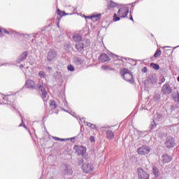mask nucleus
Here are the masks:
<instances>
[{"instance_id": "34", "label": "nucleus", "mask_w": 179, "mask_h": 179, "mask_svg": "<svg viewBox=\"0 0 179 179\" xmlns=\"http://www.w3.org/2000/svg\"><path fill=\"white\" fill-rule=\"evenodd\" d=\"M38 76H39V78H45V73H44V71H40L38 73Z\"/></svg>"}, {"instance_id": "33", "label": "nucleus", "mask_w": 179, "mask_h": 179, "mask_svg": "<svg viewBox=\"0 0 179 179\" xmlns=\"http://www.w3.org/2000/svg\"><path fill=\"white\" fill-rule=\"evenodd\" d=\"M153 100L154 101H156V102H159V101L160 100V95H155L154 97H153Z\"/></svg>"}, {"instance_id": "30", "label": "nucleus", "mask_w": 179, "mask_h": 179, "mask_svg": "<svg viewBox=\"0 0 179 179\" xmlns=\"http://www.w3.org/2000/svg\"><path fill=\"white\" fill-rule=\"evenodd\" d=\"M160 55H162V50L158 49L156 50L155 53L154 54V57H155V58H157V57H159Z\"/></svg>"}, {"instance_id": "28", "label": "nucleus", "mask_w": 179, "mask_h": 179, "mask_svg": "<svg viewBox=\"0 0 179 179\" xmlns=\"http://www.w3.org/2000/svg\"><path fill=\"white\" fill-rule=\"evenodd\" d=\"M150 66L151 68H152V69H155V71H159L160 69V66H159V64H157L151 63Z\"/></svg>"}, {"instance_id": "29", "label": "nucleus", "mask_w": 179, "mask_h": 179, "mask_svg": "<svg viewBox=\"0 0 179 179\" xmlns=\"http://www.w3.org/2000/svg\"><path fill=\"white\" fill-rule=\"evenodd\" d=\"M157 125V124H156V122H155V120H152V121L151 122L150 124V131L155 129V128H156Z\"/></svg>"}, {"instance_id": "44", "label": "nucleus", "mask_w": 179, "mask_h": 179, "mask_svg": "<svg viewBox=\"0 0 179 179\" xmlns=\"http://www.w3.org/2000/svg\"><path fill=\"white\" fill-rule=\"evenodd\" d=\"M177 80L178 82H179V76L177 78Z\"/></svg>"}, {"instance_id": "18", "label": "nucleus", "mask_w": 179, "mask_h": 179, "mask_svg": "<svg viewBox=\"0 0 179 179\" xmlns=\"http://www.w3.org/2000/svg\"><path fill=\"white\" fill-rule=\"evenodd\" d=\"M162 160H163V163L166 164V163H170V162L173 160V157H171V156L167 154H164L162 155Z\"/></svg>"}, {"instance_id": "11", "label": "nucleus", "mask_w": 179, "mask_h": 179, "mask_svg": "<svg viewBox=\"0 0 179 179\" xmlns=\"http://www.w3.org/2000/svg\"><path fill=\"white\" fill-rule=\"evenodd\" d=\"M137 134L140 136V138H142V139L139 141L140 145H146V143H148V141H146V138L148 136L145 135L143 136V132L139 131H137Z\"/></svg>"}, {"instance_id": "7", "label": "nucleus", "mask_w": 179, "mask_h": 179, "mask_svg": "<svg viewBox=\"0 0 179 179\" xmlns=\"http://www.w3.org/2000/svg\"><path fill=\"white\" fill-rule=\"evenodd\" d=\"M94 166L92 164H83V171H84L86 174H90L93 171Z\"/></svg>"}, {"instance_id": "47", "label": "nucleus", "mask_w": 179, "mask_h": 179, "mask_svg": "<svg viewBox=\"0 0 179 179\" xmlns=\"http://www.w3.org/2000/svg\"><path fill=\"white\" fill-rule=\"evenodd\" d=\"M151 36L153 37V34H151Z\"/></svg>"}, {"instance_id": "41", "label": "nucleus", "mask_w": 179, "mask_h": 179, "mask_svg": "<svg viewBox=\"0 0 179 179\" xmlns=\"http://www.w3.org/2000/svg\"><path fill=\"white\" fill-rule=\"evenodd\" d=\"M168 51H171V54H173V52L174 50H168Z\"/></svg>"}, {"instance_id": "42", "label": "nucleus", "mask_w": 179, "mask_h": 179, "mask_svg": "<svg viewBox=\"0 0 179 179\" xmlns=\"http://www.w3.org/2000/svg\"><path fill=\"white\" fill-rule=\"evenodd\" d=\"M130 20L134 21V18L132 17H130Z\"/></svg>"}, {"instance_id": "2", "label": "nucleus", "mask_w": 179, "mask_h": 179, "mask_svg": "<svg viewBox=\"0 0 179 179\" xmlns=\"http://www.w3.org/2000/svg\"><path fill=\"white\" fill-rule=\"evenodd\" d=\"M120 75L122 78H124V80L129 82V83H135V80H134V76L132 73L129 72V71L127 69H122L120 70Z\"/></svg>"}, {"instance_id": "4", "label": "nucleus", "mask_w": 179, "mask_h": 179, "mask_svg": "<svg viewBox=\"0 0 179 179\" xmlns=\"http://www.w3.org/2000/svg\"><path fill=\"white\" fill-rule=\"evenodd\" d=\"M157 83L156 76L151 74L149 75L146 79V80L144 82V85H147V86H149L150 87H152L155 86Z\"/></svg>"}, {"instance_id": "37", "label": "nucleus", "mask_w": 179, "mask_h": 179, "mask_svg": "<svg viewBox=\"0 0 179 179\" xmlns=\"http://www.w3.org/2000/svg\"><path fill=\"white\" fill-rule=\"evenodd\" d=\"M90 142H94V141H95L94 136H92L90 138Z\"/></svg>"}, {"instance_id": "45", "label": "nucleus", "mask_w": 179, "mask_h": 179, "mask_svg": "<svg viewBox=\"0 0 179 179\" xmlns=\"http://www.w3.org/2000/svg\"><path fill=\"white\" fill-rule=\"evenodd\" d=\"M165 48H170V47H169V46H166V47H165Z\"/></svg>"}, {"instance_id": "46", "label": "nucleus", "mask_w": 179, "mask_h": 179, "mask_svg": "<svg viewBox=\"0 0 179 179\" xmlns=\"http://www.w3.org/2000/svg\"><path fill=\"white\" fill-rule=\"evenodd\" d=\"M176 179H179V176L177 177V178Z\"/></svg>"}, {"instance_id": "22", "label": "nucleus", "mask_w": 179, "mask_h": 179, "mask_svg": "<svg viewBox=\"0 0 179 179\" xmlns=\"http://www.w3.org/2000/svg\"><path fill=\"white\" fill-rule=\"evenodd\" d=\"M152 174L156 178L160 176V172L159 171V169H157V167L152 166Z\"/></svg>"}, {"instance_id": "20", "label": "nucleus", "mask_w": 179, "mask_h": 179, "mask_svg": "<svg viewBox=\"0 0 179 179\" xmlns=\"http://www.w3.org/2000/svg\"><path fill=\"white\" fill-rule=\"evenodd\" d=\"M73 41H75L76 43H82V35L79 34H76L74 36H73Z\"/></svg>"}, {"instance_id": "32", "label": "nucleus", "mask_w": 179, "mask_h": 179, "mask_svg": "<svg viewBox=\"0 0 179 179\" xmlns=\"http://www.w3.org/2000/svg\"><path fill=\"white\" fill-rule=\"evenodd\" d=\"M67 69H68V71H71V72H73V71H75V67H73L72 64L69 65Z\"/></svg>"}, {"instance_id": "23", "label": "nucleus", "mask_w": 179, "mask_h": 179, "mask_svg": "<svg viewBox=\"0 0 179 179\" xmlns=\"http://www.w3.org/2000/svg\"><path fill=\"white\" fill-rule=\"evenodd\" d=\"M117 6V3L113 1H110L108 2V9H113V8H115Z\"/></svg>"}, {"instance_id": "14", "label": "nucleus", "mask_w": 179, "mask_h": 179, "mask_svg": "<svg viewBox=\"0 0 179 179\" xmlns=\"http://www.w3.org/2000/svg\"><path fill=\"white\" fill-rule=\"evenodd\" d=\"M76 50L80 52H83L85 51V43L83 42H78L76 44Z\"/></svg>"}, {"instance_id": "26", "label": "nucleus", "mask_w": 179, "mask_h": 179, "mask_svg": "<svg viewBox=\"0 0 179 179\" xmlns=\"http://www.w3.org/2000/svg\"><path fill=\"white\" fill-rule=\"evenodd\" d=\"M57 103H55V101L54 100H50V108H52V110H55V108H57Z\"/></svg>"}, {"instance_id": "43", "label": "nucleus", "mask_w": 179, "mask_h": 179, "mask_svg": "<svg viewBox=\"0 0 179 179\" xmlns=\"http://www.w3.org/2000/svg\"><path fill=\"white\" fill-rule=\"evenodd\" d=\"M178 47H179V45H178V46L175 47V48H174V49H176V48H178Z\"/></svg>"}, {"instance_id": "13", "label": "nucleus", "mask_w": 179, "mask_h": 179, "mask_svg": "<svg viewBox=\"0 0 179 179\" xmlns=\"http://www.w3.org/2000/svg\"><path fill=\"white\" fill-rule=\"evenodd\" d=\"M62 170L64 171V173L66 176H68L69 174H72L73 171L71 168H69V166L64 164L62 166Z\"/></svg>"}, {"instance_id": "31", "label": "nucleus", "mask_w": 179, "mask_h": 179, "mask_svg": "<svg viewBox=\"0 0 179 179\" xmlns=\"http://www.w3.org/2000/svg\"><path fill=\"white\" fill-rule=\"evenodd\" d=\"M173 99L175 101H179V93L177 92V93L173 95Z\"/></svg>"}, {"instance_id": "3", "label": "nucleus", "mask_w": 179, "mask_h": 179, "mask_svg": "<svg viewBox=\"0 0 179 179\" xmlns=\"http://www.w3.org/2000/svg\"><path fill=\"white\" fill-rule=\"evenodd\" d=\"M164 145L167 149H173L176 148V145H177V143H176V138L170 136H168L166 139Z\"/></svg>"}, {"instance_id": "12", "label": "nucleus", "mask_w": 179, "mask_h": 179, "mask_svg": "<svg viewBox=\"0 0 179 179\" xmlns=\"http://www.w3.org/2000/svg\"><path fill=\"white\" fill-rule=\"evenodd\" d=\"M25 86L27 89H36V83L32 80H27Z\"/></svg>"}, {"instance_id": "25", "label": "nucleus", "mask_w": 179, "mask_h": 179, "mask_svg": "<svg viewBox=\"0 0 179 179\" xmlns=\"http://www.w3.org/2000/svg\"><path fill=\"white\" fill-rule=\"evenodd\" d=\"M155 117L157 118V120H158V121H162V120H163V118H164V115L163 114V113H157L155 115Z\"/></svg>"}, {"instance_id": "10", "label": "nucleus", "mask_w": 179, "mask_h": 179, "mask_svg": "<svg viewBox=\"0 0 179 179\" xmlns=\"http://www.w3.org/2000/svg\"><path fill=\"white\" fill-rule=\"evenodd\" d=\"M38 89L41 92V99L43 101H47V90H45L44 86L43 85L38 84Z\"/></svg>"}, {"instance_id": "40", "label": "nucleus", "mask_w": 179, "mask_h": 179, "mask_svg": "<svg viewBox=\"0 0 179 179\" xmlns=\"http://www.w3.org/2000/svg\"><path fill=\"white\" fill-rule=\"evenodd\" d=\"M4 33H6V34H9V31L6 29H4Z\"/></svg>"}, {"instance_id": "9", "label": "nucleus", "mask_w": 179, "mask_h": 179, "mask_svg": "<svg viewBox=\"0 0 179 179\" xmlns=\"http://www.w3.org/2000/svg\"><path fill=\"white\" fill-rule=\"evenodd\" d=\"M138 155H148L150 152V148L146 146V145H142L138 149Z\"/></svg>"}, {"instance_id": "48", "label": "nucleus", "mask_w": 179, "mask_h": 179, "mask_svg": "<svg viewBox=\"0 0 179 179\" xmlns=\"http://www.w3.org/2000/svg\"><path fill=\"white\" fill-rule=\"evenodd\" d=\"M0 33H1V29H0Z\"/></svg>"}, {"instance_id": "16", "label": "nucleus", "mask_w": 179, "mask_h": 179, "mask_svg": "<svg viewBox=\"0 0 179 179\" xmlns=\"http://www.w3.org/2000/svg\"><path fill=\"white\" fill-rule=\"evenodd\" d=\"M99 59L101 62H108V61H111V58L106 53H102L99 57Z\"/></svg>"}, {"instance_id": "24", "label": "nucleus", "mask_w": 179, "mask_h": 179, "mask_svg": "<svg viewBox=\"0 0 179 179\" xmlns=\"http://www.w3.org/2000/svg\"><path fill=\"white\" fill-rule=\"evenodd\" d=\"M27 51L22 52L21 55H20V61H24V59L27 58Z\"/></svg>"}, {"instance_id": "39", "label": "nucleus", "mask_w": 179, "mask_h": 179, "mask_svg": "<svg viewBox=\"0 0 179 179\" xmlns=\"http://www.w3.org/2000/svg\"><path fill=\"white\" fill-rule=\"evenodd\" d=\"M161 82H162V83H164V82H166V78H162L161 79Z\"/></svg>"}, {"instance_id": "15", "label": "nucleus", "mask_w": 179, "mask_h": 179, "mask_svg": "<svg viewBox=\"0 0 179 179\" xmlns=\"http://www.w3.org/2000/svg\"><path fill=\"white\" fill-rule=\"evenodd\" d=\"M57 57V52L55 50H50L48 53V61H52Z\"/></svg>"}, {"instance_id": "36", "label": "nucleus", "mask_w": 179, "mask_h": 179, "mask_svg": "<svg viewBox=\"0 0 179 179\" xmlns=\"http://www.w3.org/2000/svg\"><path fill=\"white\" fill-rule=\"evenodd\" d=\"M141 71L143 72V73H146V72H148V67L146 66L143 67Z\"/></svg>"}, {"instance_id": "38", "label": "nucleus", "mask_w": 179, "mask_h": 179, "mask_svg": "<svg viewBox=\"0 0 179 179\" xmlns=\"http://www.w3.org/2000/svg\"><path fill=\"white\" fill-rule=\"evenodd\" d=\"M55 141H64V139L57 138V137H54Z\"/></svg>"}, {"instance_id": "5", "label": "nucleus", "mask_w": 179, "mask_h": 179, "mask_svg": "<svg viewBox=\"0 0 179 179\" xmlns=\"http://www.w3.org/2000/svg\"><path fill=\"white\" fill-rule=\"evenodd\" d=\"M161 92L164 94V96H169L171 94L173 90L170 87V85L169 83H166L162 86Z\"/></svg>"}, {"instance_id": "35", "label": "nucleus", "mask_w": 179, "mask_h": 179, "mask_svg": "<svg viewBox=\"0 0 179 179\" xmlns=\"http://www.w3.org/2000/svg\"><path fill=\"white\" fill-rule=\"evenodd\" d=\"M87 127H90L92 129H96V125L92 123H87Z\"/></svg>"}, {"instance_id": "1", "label": "nucleus", "mask_w": 179, "mask_h": 179, "mask_svg": "<svg viewBox=\"0 0 179 179\" xmlns=\"http://www.w3.org/2000/svg\"><path fill=\"white\" fill-rule=\"evenodd\" d=\"M128 13H129V9L128 8V7L121 8L118 10V13H117L118 15H117V14H114L113 22H118V20H120V17H127V16L128 15Z\"/></svg>"}, {"instance_id": "21", "label": "nucleus", "mask_w": 179, "mask_h": 179, "mask_svg": "<svg viewBox=\"0 0 179 179\" xmlns=\"http://www.w3.org/2000/svg\"><path fill=\"white\" fill-rule=\"evenodd\" d=\"M57 13L58 15V20H61L63 16H66V13H65V11H62L61 10H59V8L57 9Z\"/></svg>"}, {"instance_id": "17", "label": "nucleus", "mask_w": 179, "mask_h": 179, "mask_svg": "<svg viewBox=\"0 0 179 179\" xmlns=\"http://www.w3.org/2000/svg\"><path fill=\"white\" fill-rule=\"evenodd\" d=\"M106 138L108 139V141H112V139H114V132H113V131H111V129H108L107 130H106Z\"/></svg>"}, {"instance_id": "6", "label": "nucleus", "mask_w": 179, "mask_h": 179, "mask_svg": "<svg viewBox=\"0 0 179 179\" xmlns=\"http://www.w3.org/2000/svg\"><path fill=\"white\" fill-rule=\"evenodd\" d=\"M138 178V179H149V173H146L142 168H138L137 169Z\"/></svg>"}, {"instance_id": "27", "label": "nucleus", "mask_w": 179, "mask_h": 179, "mask_svg": "<svg viewBox=\"0 0 179 179\" xmlns=\"http://www.w3.org/2000/svg\"><path fill=\"white\" fill-rule=\"evenodd\" d=\"M101 69H103V71H115V69L114 68H112L109 66H106V65H103L101 66Z\"/></svg>"}, {"instance_id": "8", "label": "nucleus", "mask_w": 179, "mask_h": 179, "mask_svg": "<svg viewBox=\"0 0 179 179\" xmlns=\"http://www.w3.org/2000/svg\"><path fill=\"white\" fill-rule=\"evenodd\" d=\"M74 149L76 150V153L78 156H85V153H86V148L75 145Z\"/></svg>"}, {"instance_id": "19", "label": "nucleus", "mask_w": 179, "mask_h": 179, "mask_svg": "<svg viewBox=\"0 0 179 179\" xmlns=\"http://www.w3.org/2000/svg\"><path fill=\"white\" fill-rule=\"evenodd\" d=\"M87 19H91L92 22H97V20H100V17H101V14H96L92 16L87 17Z\"/></svg>"}]
</instances>
